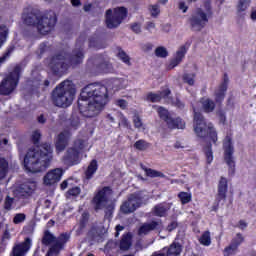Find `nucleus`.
<instances>
[{
  "label": "nucleus",
  "instance_id": "nucleus-1",
  "mask_svg": "<svg viewBox=\"0 0 256 256\" xmlns=\"http://www.w3.org/2000/svg\"><path fill=\"white\" fill-rule=\"evenodd\" d=\"M80 97L78 105L84 117H96L107 105L109 90L107 86L99 83L88 84L82 89Z\"/></svg>",
  "mask_w": 256,
  "mask_h": 256
},
{
  "label": "nucleus",
  "instance_id": "nucleus-2",
  "mask_svg": "<svg viewBox=\"0 0 256 256\" xmlns=\"http://www.w3.org/2000/svg\"><path fill=\"white\" fill-rule=\"evenodd\" d=\"M51 161H53V147L45 143L27 151L24 157V168L29 173H41L49 167Z\"/></svg>",
  "mask_w": 256,
  "mask_h": 256
},
{
  "label": "nucleus",
  "instance_id": "nucleus-3",
  "mask_svg": "<svg viewBox=\"0 0 256 256\" xmlns=\"http://www.w3.org/2000/svg\"><path fill=\"white\" fill-rule=\"evenodd\" d=\"M25 25L35 27L40 35H48L57 25V14L53 11L39 12L32 10L23 16Z\"/></svg>",
  "mask_w": 256,
  "mask_h": 256
},
{
  "label": "nucleus",
  "instance_id": "nucleus-4",
  "mask_svg": "<svg viewBox=\"0 0 256 256\" xmlns=\"http://www.w3.org/2000/svg\"><path fill=\"white\" fill-rule=\"evenodd\" d=\"M75 97V86L71 80H66L60 83L52 91V103L56 107L65 109L73 103Z\"/></svg>",
  "mask_w": 256,
  "mask_h": 256
},
{
  "label": "nucleus",
  "instance_id": "nucleus-5",
  "mask_svg": "<svg viewBox=\"0 0 256 256\" xmlns=\"http://www.w3.org/2000/svg\"><path fill=\"white\" fill-rule=\"evenodd\" d=\"M194 111V132L197 137L205 139V137H210L213 143H217V132L213 127V124L207 123L205 117L197 109L193 108Z\"/></svg>",
  "mask_w": 256,
  "mask_h": 256
},
{
  "label": "nucleus",
  "instance_id": "nucleus-6",
  "mask_svg": "<svg viewBox=\"0 0 256 256\" xmlns=\"http://www.w3.org/2000/svg\"><path fill=\"white\" fill-rule=\"evenodd\" d=\"M70 238L71 236L69 233H62L57 238L50 231L46 230L42 238L43 245H51L53 243L47 253V256H58L65 243H67Z\"/></svg>",
  "mask_w": 256,
  "mask_h": 256
},
{
  "label": "nucleus",
  "instance_id": "nucleus-7",
  "mask_svg": "<svg viewBox=\"0 0 256 256\" xmlns=\"http://www.w3.org/2000/svg\"><path fill=\"white\" fill-rule=\"evenodd\" d=\"M111 193L112 192L110 187H104L93 198L95 211H99V209H105L106 219H111V215H113V211L115 210V204L108 201V197L111 195Z\"/></svg>",
  "mask_w": 256,
  "mask_h": 256
},
{
  "label": "nucleus",
  "instance_id": "nucleus-8",
  "mask_svg": "<svg viewBox=\"0 0 256 256\" xmlns=\"http://www.w3.org/2000/svg\"><path fill=\"white\" fill-rule=\"evenodd\" d=\"M87 142L83 139L74 141L73 147L67 149L63 156V161L66 165H77L81 161V152L87 149Z\"/></svg>",
  "mask_w": 256,
  "mask_h": 256
},
{
  "label": "nucleus",
  "instance_id": "nucleus-9",
  "mask_svg": "<svg viewBox=\"0 0 256 256\" xmlns=\"http://www.w3.org/2000/svg\"><path fill=\"white\" fill-rule=\"evenodd\" d=\"M207 10L206 12L197 8L191 15L189 22L192 31H201L204 29L205 25L209 23V16L211 15V4H205Z\"/></svg>",
  "mask_w": 256,
  "mask_h": 256
},
{
  "label": "nucleus",
  "instance_id": "nucleus-10",
  "mask_svg": "<svg viewBox=\"0 0 256 256\" xmlns=\"http://www.w3.org/2000/svg\"><path fill=\"white\" fill-rule=\"evenodd\" d=\"M20 75L21 66H16L0 83V95H11L19 83Z\"/></svg>",
  "mask_w": 256,
  "mask_h": 256
},
{
  "label": "nucleus",
  "instance_id": "nucleus-11",
  "mask_svg": "<svg viewBox=\"0 0 256 256\" xmlns=\"http://www.w3.org/2000/svg\"><path fill=\"white\" fill-rule=\"evenodd\" d=\"M126 18L127 8L118 7L114 8V10L108 9L106 11V27H108V29H117Z\"/></svg>",
  "mask_w": 256,
  "mask_h": 256
},
{
  "label": "nucleus",
  "instance_id": "nucleus-12",
  "mask_svg": "<svg viewBox=\"0 0 256 256\" xmlns=\"http://www.w3.org/2000/svg\"><path fill=\"white\" fill-rule=\"evenodd\" d=\"M143 193L137 192L130 194L127 198V201H124L120 206V211L124 215H129L135 213L139 207L143 204Z\"/></svg>",
  "mask_w": 256,
  "mask_h": 256
},
{
  "label": "nucleus",
  "instance_id": "nucleus-13",
  "mask_svg": "<svg viewBox=\"0 0 256 256\" xmlns=\"http://www.w3.org/2000/svg\"><path fill=\"white\" fill-rule=\"evenodd\" d=\"M49 69L54 75L61 76L67 69H69V63L63 54H56L47 60Z\"/></svg>",
  "mask_w": 256,
  "mask_h": 256
},
{
  "label": "nucleus",
  "instance_id": "nucleus-14",
  "mask_svg": "<svg viewBox=\"0 0 256 256\" xmlns=\"http://www.w3.org/2000/svg\"><path fill=\"white\" fill-rule=\"evenodd\" d=\"M224 160L227 163L230 171L235 173V160L233 159V143L231 137L227 136L224 139Z\"/></svg>",
  "mask_w": 256,
  "mask_h": 256
},
{
  "label": "nucleus",
  "instance_id": "nucleus-15",
  "mask_svg": "<svg viewBox=\"0 0 256 256\" xmlns=\"http://www.w3.org/2000/svg\"><path fill=\"white\" fill-rule=\"evenodd\" d=\"M31 238H25L23 242L14 244L11 256H25L27 253H29V250L31 249Z\"/></svg>",
  "mask_w": 256,
  "mask_h": 256
},
{
  "label": "nucleus",
  "instance_id": "nucleus-16",
  "mask_svg": "<svg viewBox=\"0 0 256 256\" xmlns=\"http://www.w3.org/2000/svg\"><path fill=\"white\" fill-rule=\"evenodd\" d=\"M61 177H63V170L60 168H55L50 170L43 178L44 185L51 187V185H55V183H59L61 181Z\"/></svg>",
  "mask_w": 256,
  "mask_h": 256
},
{
  "label": "nucleus",
  "instance_id": "nucleus-17",
  "mask_svg": "<svg viewBox=\"0 0 256 256\" xmlns=\"http://www.w3.org/2000/svg\"><path fill=\"white\" fill-rule=\"evenodd\" d=\"M71 139V132L69 130H64L61 132L56 140V153H63L65 149L67 148V145H69V140Z\"/></svg>",
  "mask_w": 256,
  "mask_h": 256
},
{
  "label": "nucleus",
  "instance_id": "nucleus-18",
  "mask_svg": "<svg viewBox=\"0 0 256 256\" xmlns=\"http://www.w3.org/2000/svg\"><path fill=\"white\" fill-rule=\"evenodd\" d=\"M33 191H35L33 184H22L14 190V195L18 199H27L33 195Z\"/></svg>",
  "mask_w": 256,
  "mask_h": 256
},
{
  "label": "nucleus",
  "instance_id": "nucleus-19",
  "mask_svg": "<svg viewBox=\"0 0 256 256\" xmlns=\"http://www.w3.org/2000/svg\"><path fill=\"white\" fill-rule=\"evenodd\" d=\"M227 178L221 177L218 184V193L216 196L217 203L225 201L227 199Z\"/></svg>",
  "mask_w": 256,
  "mask_h": 256
},
{
  "label": "nucleus",
  "instance_id": "nucleus-20",
  "mask_svg": "<svg viewBox=\"0 0 256 256\" xmlns=\"http://www.w3.org/2000/svg\"><path fill=\"white\" fill-rule=\"evenodd\" d=\"M169 95H171V90L169 89H165L161 92H157V93H148L147 95V100L151 101V103H159V101H161V99H168Z\"/></svg>",
  "mask_w": 256,
  "mask_h": 256
},
{
  "label": "nucleus",
  "instance_id": "nucleus-21",
  "mask_svg": "<svg viewBox=\"0 0 256 256\" xmlns=\"http://www.w3.org/2000/svg\"><path fill=\"white\" fill-rule=\"evenodd\" d=\"M84 57L85 56L83 54V48L75 49L70 56L69 65H71L72 67H77V65H81V63H83Z\"/></svg>",
  "mask_w": 256,
  "mask_h": 256
},
{
  "label": "nucleus",
  "instance_id": "nucleus-22",
  "mask_svg": "<svg viewBox=\"0 0 256 256\" xmlns=\"http://www.w3.org/2000/svg\"><path fill=\"white\" fill-rule=\"evenodd\" d=\"M132 245L133 242L131 241V234H124L119 243L120 251H129Z\"/></svg>",
  "mask_w": 256,
  "mask_h": 256
},
{
  "label": "nucleus",
  "instance_id": "nucleus-23",
  "mask_svg": "<svg viewBox=\"0 0 256 256\" xmlns=\"http://www.w3.org/2000/svg\"><path fill=\"white\" fill-rule=\"evenodd\" d=\"M156 227H159V222L152 221L150 223H145L140 227L138 234L147 235V233H150V231H155Z\"/></svg>",
  "mask_w": 256,
  "mask_h": 256
},
{
  "label": "nucleus",
  "instance_id": "nucleus-24",
  "mask_svg": "<svg viewBox=\"0 0 256 256\" xmlns=\"http://www.w3.org/2000/svg\"><path fill=\"white\" fill-rule=\"evenodd\" d=\"M169 129H185V122L181 118L173 119L170 117L165 121Z\"/></svg>",
  "mask_w": 256,
  "mask_h": 256
},
{
  "label": "nucleus",
  "instance_id": "nucleus-25",
  "mask_svg": "<svg viewBox=\"0 0 256 256\" xmlns=\"http://www.w3.org/2000/svg\"><path fill=\"white\" fill-rule=\"evenodd\" d=\"M140 167L141 169H143V171H145L146 176L151 177L152 179H155V177H161L162 179H165L166 177L165 174H163V172L147 168V166L143 164H141Z\"/></svg>",
  "mask_w": 256,
  "mask_h": 256
},
{
  "label": "nucleus",
  "instance_id": "nucleus-26",
  "mask_svg": "<svg viewBox=\"0 0 256 256\" xmlns=\"http://www.w3.org/2000/svg\"><path fill=\"white\" fill-rule=\"evenodd\" d=\"M169 209H171V206H169V204H158L154 207V213L155 215H157V217H165Z\"/></svg>",
  "mask_w": 256,
  "mask_h": 256
},
{
  "label": "nucleus",
  "instance_id": "nucleus-27",
  "mask_svg": "<svg viewBox=\"0 0 256 256\" xmlns=\"http://www.w3.org/2000/svg\"><path fill=\"white\" fill-rule=\"evenodd\" d=\"M9 37V27L7 25H0V49L7 42V38Z\"/></svg>",
  "mask_w": 256,
  "mask_h": 256
},
{
  "label": "nucleus",
  "instance_id": "nucleus-28",
  "mask_svg": "<svg viewBox=\"0 0 256 256\" xmlns=\"http://www.w3.org/2000/svg\"><path fill=\"white\" fill-rule=\"evenodd\" d=\"M88 65H94L97 69H105L107 62L103 60V57L99 56L88 61Z\"/></svg>",
  "mask_w": 256,
  "mask_h": 256
},
{
  "label": "nucleus",
  "instance_id": "nucleus-29",
  "mask_svg": "<svg viewBox=\"0 0 256 256\" xmlns=\"http://www.w3.org/2000/svg\"><path fill=\"white\" fill-rule=\"evenodd\" d=\"M181 251H182L181 245L179 243H173L167 249L166 256H179L181 255Z\"/></svg>",
  "mask_w": 256,
  "mask_h": 256
},
{
  "label": "nucleus",
  "instance_id": "nucleus-30",
  "mask_svg": "<svg viewBox=\"0 0 256 256\" xmlns=\"http://www.w3.org/2000/svg\"><path fill=\"white\" fill-rule=\"evenodd\" d=\"M201 103L205 113H211L215 110V102H213V100L206 98L202 99Z\"/></svg>",
  "mask_w": 256,
  "mask_h": 256
},
{
  "label": "nucleus",
  "instance_id": "nucleus-31",
  "mask_svg": "<svg viewBox=\"0 0 256 256\" xmlns=\"http://www.w3.org/2000/svg\"><path fill=\"white\" fill-rule=\"evenodd\" d=\"M9 173V162L5 158H0V180L5 179Z\"/></svg>",
  "mask_w": 256,
  "mask_h": 256
},
{
  "label": "nucleus",
  "instance_id": "nucleus-32",
  "mask_svg": "<svg viewBox=\"0 0 256 256\" xmlns=\"http://www.w3.org/2000/svg\"><path fill=\"white\" fill-rule=\"evenodd\" d=\"M97 171V160H92L86 170V179H91L93 174Z\"/></svg>",
  "mask_w": 256,
  "mask_h": 256
},
{
  "label": "nucleus",
  "instance_id": "nucleus-33",
  "mask_svg": "<svg viewBox=\"0 0 256 256\" xmlns=\"http://www.w3.org/2000/svg\"><path fill=\"white\" fill-rule=\"evenodd\" d=\"M201 245L209 247L211 245V232L205 231L199 239Z\"/></svg>",
  "mask_w": 256,
  "mask_h": 256
},
{
  "label": "nucleus",
  "instance_id": "nucleus-34",
  "mask_svg": "<svg viewBox=\"0 0 256 256\" xmlns=\"http://www.w3.org/2000/svg\"><path fill=\"white\" fill-rule=\"evenodd\" d=\"M204 155L206 157V163L211 165V163H213V149L211 148V145L204 147Z\"/></svg>",
  "mask_w": 256,
  "mask_h": 256
},
{
  "label": "nucleus",
  "instance_id": "nucleus-35",
  "mask_svg": "<svg viewBox=\"0 0 256 256\" xmlns=\"http://www.w3.org/2000/svg\"><path fill=\"white\" fill-rule=\"evenodd\" d=\"M178 198L180 199L182 205H187V203H191V193L189 192H180L178 194Z\"/></svg>",
  "mask_w": 256,
  "mask_h": 256
},
{
  "label": "nucleus",
  "instance_id": "nucleus-36",
  "mask_svg": "<svg viewBox=\"0 0 256 256\" xmlns=\"http://www.w3.org/2000/svg\"><path fill=\"white\" fill-rule=\"evenodd\" d=\"M150 144L145 140H138L134 143V148L138 151H146L149 149Z\"/></svg>",
  "mask_w": 256,
  "mask_h": 256
},
{
  "label": "nucleus",
  "instance_id": "nucleus-37",
  "mask_svg": "<svg viewBox=\"0 0 256 256\" xmlns=\"http://www.w3.org/2000/svg\"><path fill=\"white\" fill-rule=\"evenodd\" d=\"M251 3V0H239L238 5H237V11L238 13H243L249 7Z\"/></svg>",
  "mask_w": 256,
  "mask_h": 256
},
{
  "label": "nucleus",
  "instance_id": "nucleus-38",
  "mask_svg": "<svg viewBox=\"0 0 256 256\" xmlns=\"http://www.w3.org/2000/svg\"><path fill=\"white\" fill-rule=\"evenodd\" d=\"M118 57L119 59H121V61H123V63H125L128 66H131V58L129 57V55H127V53H125V51L120 50L118 52Z\"/></svg>",
  "mask_w": 256,
  "mask_h": 256
},
{
  "label": "nucleus",
  "instance_id": "nucleus-39",
  "mask_svg": "<svg viewBox=\"0 0 256 256\" xmlns=\"http://www.w3.org/2000/svg\"><path fill=\"white\" fill-rule=\"evenodd\" d=\"M155 55H156V57L165 59V57H167V55H169V52H167V48L160 46V47L156 48Z\"/></svg>",
  "mask_w": 256,
  "mask_h": 256
},
{
  "label": "nucleus",
  "instance_id": "nucleus-40",
  "mask_svg": "<svg viewBox=\"0 0 256 256\" xmlns=\"http://www.w3.org/2000/svg\"><path fill=\"white\" fill-rule=\"evenodd\" d=\"M184 83H187L188 85H195V74H184L182 77Z\"/></svg>",
  "mask_w": 256,
  "mask_h": 256
},
{
  "label": "nucleus",
  "instance_id": "nucleus-41",
  "mask_svg": "<svg viewBox=\"0 0 256 256\" xmlns=\"http://www.w3.org/2000/svg\"><path fill=\"white\" fill-rule=\"evenodd\" d=\"M237 249H238V246L236 244H232L231 242V244L227 248H225L224 255L225 256L233 255L237 253Z\"/></svg>",
  "mask_w": 256,
  "mask_h": 256
},
{
  "label": "nucleus",
  "instance_id": "nucleus-42",
  "mask_svg": "<svg viewBox=\"0 0 256 256\" xmlns=\"http://www.w3.org/2000/svg\"><path fill=\"white\" fill-rule=\"evenodd\" d=\"M158 114L163 121H167L169 118H171V115H169V111L163 107L158 108Z\"/></svg>",
  "mask_w": 256,
  "mask_h": 256
},
{
  "label": "nucleus",
  "instance_id": "nucleus-43",
  "mask_svg": "<svg viewBox=\"0 0 256 256\" xmlns=\"http://www.w3.org/2000/svg\"><path fill=\"white\" fill-rule=\"evenodd\" d=\"M225 91L227 90H223L222 86H220L219 89L216 91L215 95L217 103H221V101L225 99Z\"/></svg>",
  "mask_w": 256,
  "mask_h": 256
},
{
  "label": "nucleus",
  "instance_id": "nucleus-44",
  "mask_svg": "<svg viewBox=\"0 0 256 256\" xmlns=\"http://www.w3.org/2000/svg\"><path fill=\"white\" fill-rule=\"evenodd\" d=\"M186 53H187V47L181 46L176 52V59L183 61V58L185 57Z\"/></svg>",
  "mask_w": 256,
  "mask_h": 256
},
{
  "label": "nucleus",
  "instance_id": "nucleus-45",
  "mask_svg": "<svg viewBox=\"0 0 256 256\" xmlns=\"http://www.w3.org/2000/svg\"><path fill=\"white\" fill-rule=\"evenodd\" d=\"M13 53V48H9L2 57H0V66L3 65V63H5V61H7V59H9V57H11V54Z\"/></svg>",
  "mask_w": 256,
  "mask_h": 256
},
{
  "label": "nucleus",
  "instance_id": "nucleus-46",
  "mask_svg": "<svg viewBox=\"0 0 256 256\" xmlns=\"http://www.w3.org/2000/svg\"><path fill=\"white\" fill-rule=\"evenodd\" d=\"M130 29H132L133 33L136 35H139L141 33V23L140 22H134L130 25Z\"/></svg>",
  "mask_w": 256,
  "mask_h": 256
},
{
  "label": "nucleus",
  "instance_id": "nucleus-47",
  "mask_svg": "<svg viewBox=\"0 0 256 256\" xmlns=\"http://www.w3.org/2000/svg\"><path fill=\"white\" fill-rule=\"evenodd\" d=\"M149 11H150L152 17H157L161 13V10L159 9V5L150 6Z\"/></svg>",
  "mask_w": 256,
  "mask_h": 256
},
{
  "label": "nucleus",
  "instance_id": "nucleus-48",
  "mask_svg": "<svg viewBox=\"0 0 256 256\" xmlns=\"http://www.w3.org/2000/svg\"><path fill=\"white\" fill-rule=\"evenodd\" d=\"M25 217L26 216L23 213L16 214L14 216L13 223H15V225H19V223H23V221H25Z\"/></svg>",
  "mask_w": 256,
  "mask_h": 256
},
{
  "label": "nucleus",
  "instance_id": "nucleus-49",
  "mask_svg": "<svg viewBox=\"0 0 256 256\" xmlns=\"http://www.w3.org/2000/svg\"><path fill=\"white\" fill-rule=\"evenodd\" d=\"M118 117H119V125L122 127H129V121L127 120V118L125 116H123L122 113H118Z\"/></svg>",
  "mask_w": 256,
  "mask_h": 256
},
{
  "label": "nucleus",
  "instance_id": "nucleus-50",
  "mask_svg": "<svg viewBox=\"0 0 256 256\" xmlns=\"http://www.w3.org/2000/svg\"><path fill=\"white\" fill-rule=\"evenodd\" d=\"M133 123L136 129H141V127H143V122L141 121V117H139V115H134Z\"/></svg>",
  "mask_w": 256,
  "mask_h": 256
},
{
  "label": "nucleus",
  "instance_id": "nucleus-51",
  "mask_svg": "<svg viewBox=\"0 0 256 256\" xmlns=\"http://www.w3.org/2000/svg\"><path fill=\"white\" fill-rule=\"evenodd\" d=\"M39 139H41V131L35 130L32 133V141H33L34 145H37L39 143Z\"/></svg>",
  "mask_w": 256,
  "mask_h": 256
},
{
  "label": "nucleus",
  "instance_id": "nucleus-52",
  "mask_svg": "<svg viewBox=\"0 0 256 256\" xmlns=\"http://www.w3.org/2000/svg\"><path fill=\"white\" fill-rule=\"evenodd\" d=\"M70 125L71 127H73L74 129H77V127L79 126V117L77 116H72L70 118Z\"/></svg>",
  "mask_w": 256,
  "mask_h": 256
},
{
  "label": "nucleus",
  "instance_id": "nucleus-53",
  "mask_svg": "<svg viewBox=\"0 0 256 256\" xmlns=\"http://www.w3.org/2000/svg\"><path fill=\"white\" fill-rule=\"evenodd\" d=\"M243 242V236L241 234H237L236 237L232 240V244L236 245V247H239L241 243Z\"/></svg>",
  "mask_w": 256,
  "mask_h": 256
},
{
  "label": "nucleus",
  "instance_id": "nucleus-54",
  "mask_svg": "<svg viewBox=\"0 0 256 256\" xmlns=\"http://www.w3.org/2000/svg\"><path fill=\"white\" fill-rule=\"evenodd\" d=\"M11 205H13V198L7 196L4 202V208L9 211L11 210Z\"/></svg>",
  "mask_w": 256,
  "mask_h": 256
},
{
  "label": "nucleus",
  "instance_id": "nucleus-55",
  "mask_svg": "<svg viewBox=\"0 0 256 256\" xmlns=\"http://www.w3.org/2000/svg\"><path fill=\"white\" fill-rule=\"evenodd\" d=\"M80 193H81V188L79 187H74L68 191V194L72 195V197H77V195H79Z\"/></svg>",
  "mask_w": 256,
  "mask_h": 256
},
{
  "label": "nucleus",
  "instance_id": "nucleus-56",
  "mask_svg": "<svg viewBox=\"0 0 256 256\" xmlns=\"http://www.w3.org/2000/svg\"><path fill=\"white\" fill-rule=\"evenodd\" d=\"M116 105H118V107H120V109H127V100H123V99H119L116 100Z\"/></svg>",
  "mask_w": 256,
  "mask_h": 256
},
{
  "label": "nucleus",
  "instance_id": "nucleus-57",
  "mask_svg": "<svg viewBox=\"0 0 256 256\" xmlns=\"http://www.w3.org/2000/svg\"><path fill=\"white\" fill-rule=\"evenodd\" d=\"M85 226L83 223H79L78 228L76 229V235L77 237L83 235L84 231H85Z\"/></svg>",
  "mask_w": 256,
  "mask_h": 256
},
{
  "label": "nucleus",
  "instance_id": "nucleus-58",
  "mask_svg": "<svg viewBox=\"0 0 256 256\" xmlns=\"http://www.w3.org/2000/svg\"><path fill=\"white\" fill-rule=\"evenodd\" d=\"M174 107H177L178 109H185V103L181 102V100L176 99L175 101L172 102Z\"/></svg>",
  "mask_w": 256,
  "mask_h": 256
},
{
  "label": "nucleus",
  "instance_id": "nucleus-59",
  "mask_svg": "<svg viewBox=\"0 0 256 256\" xmlns=\"http://www.w3.org/2000/svg\"><path fill=\"white\" fill-rule=\"evenodd\" d=\"M182 60H179L178 58H174L170 64H169V69H175V67H177V65H179V63H181Z\"/></svg>",
  "mask_w": 256,
  "mask_h": 256
},
{
  "label": "nucleus",
  "instance_id": "nucleus-60",
  "mask_svg": "<svg viewBox=\"0 0 256 256\" xmlns=\"http://www.w3.org/2000/svg\"><path fill=\"white\" fill-rule=\"evenodd\" d=\"M227 85H229V77L227 74H225L223 83L220 85V87H222L223 90H227Z\"/></svg>",
  "mask_w": 256,
  "mask_h": 256
},
{
  "label": "nucleus",
  "instance_id": "nucleus-61",
  "mask_svg": "<svg viewBox=\"0 0 256 256\" xmlns=\"http://www.w3.org/2000/svg\"><path fill=\"white\" fill-rule=\"evenodd\" d=\"M89 221V214H87L86 212H84L82 214V217L80 219V223H83V225H87V222Z\"/></svg>",
  "mask_w": 256,
  "mask_h": 256
},
{
  "label": "nucleus",
  "instance_id": "nucleus-62",
  "mask_svg": "<svg viewBox=\"0 0 256 256\" xmlns=\"http://www.w3.org/2000/svg\"><path fill=\"white\" fill-rule=\"evenodd\" d=\"M38 51H39L40 55H43V53H45V51H47V44L46 43L40 44Z\"/></svg>",
  "mask_w": 256,
  "mask_h": 256
},
{
  "label": "nucleus",
  "instance_id": "nucleus-63",
  "mask_svg": "<svg viewBox=\"0 0 256 256\" xmlns=\"http://www.w3.org/2000/svg\"><path fill=\"white\" fill-rule=\"evenodd\" d=\"M155 29V24L154 22H147L145 26V30L149 31L151 33V30Z\"/></svg>",
  "mask_w": 256,
  "mask_h": 256
},
{
  "label": "nucleus",
  "instance_id": "nucleus-64",
  "mask_svg": "<svg viewBox=\"0 0 256 256\" xmlns=\"http://www.w3.org/2000/svg\"><path fill=\"white\" fill-rule=\"evenodd\" d=\"M142 50L146 51V52L153 50V44H151V43L144 44L142 46Z\"/></svg>",
  "mask_w": 256,
  "mask_h": 256
}]
</instances>
